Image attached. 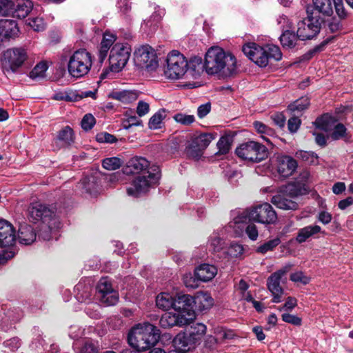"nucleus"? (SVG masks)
I'll use <instances>...</instances> for the list:
<instances>
[{
	"label": "nucleus",
	"instance_id": "bb28decb",
	"mask_svg": "<svg viewBox=\"0 0 353 353\" xmlns=\"http://www.w3.org/2000/svg\"><path fill=\"white\" fill-rule=\"evenodd\" d=\"M37 238V234L34 228L28 224L21 225L19 229L18 240L23 245H30Z\"/></svg>",
	"mask_w": 353,
	"mask_h": 353
},
{
	"label": "nucleus",
	"instance_id": "f257e3e1",
	"mask_svg": "<svg viewBox=\"0 0 353 353\" xmlns=\"http://www.w3.org/2000/svg\"><path fill=\"white\" fill-rule=\"evenodd\" d=\"M203 67L209 74L230 77L236 72V61L234 55L225 52L222 48L212 47L205 54Z\"/></svg>",
	"mask_w": 353,
	"mask_h": 353
},
{
	"label": "nucleus",
	"instance_id": "6e6552de",
	"mask_svg": "<svg viewBox=\"0 0 353 353\" xmlns=\"http://www.w3.org/2000/svg\"><path fill=\"white\" fill-rule=\"evenodd\" d=\"M92 65L90 53L85 49L76 50L70 57L68 63L69 74L74 78H81L86 75Z\"/></svg>",
	"mask_w": 353,
	"mask_h": 353
},
{
	"label": "nucleus",
	"instance_id": "b1692460",
	"mask_svg": "<svg viewBox=\"0 0 353 353\" xmlns=\"http://www.w3.org/2000/svg\"><path fill=\"white\" fill-rule=\"evenodd\" d=\"M18 32L19 28L15 21L10 19L0 20V42L15 36Z\"/></svg>",
	"mask_w": 353,
	"mask_h": 353
},
{
	"label": "nucleus",
	"instance_id": "39448f33",
	"mask_svg": "<svg viewBox=\"0 0 353 353\" xmlns=\"http://www.w3.org/2000/svg\"><path fill=\"white\" fill-rule=\"evenodd\" d=\"M305 194H307V190L303 185L288 184L282 188L278 194L272 196L271 202L278 208L296 210L299 205L292 199Z\"/></svg>",
	"mask_w": 353,
	"mask_h": 353
},
{
	"label": "nucleus",
	"instance_id": "a211bd4d",
	"mask_svg": "<svg viewBox=\"0 0 353 353\" xmlns=\"http://www.w3.org/2000/svg\"><path fill=\"white\" fill-rule=\"evenodd\" d=\"M153 165H157L151 164L144 157H134L127 162L126 165L123 168V172L125 174H148L151 173V168Z\"/></svg>",
	"mask_w": 353,
	"mask_h": 353
},
{
	"label": "nucleus",
	"instance_id": "9d476101",
	"mask_svg": "<svg viewBox=\"0 0 353 353\" xmlns=\"http://www.w3.org/2000/svg\"><path fill=\"white\" fill-rule=\"evenodd\" d=\"M332 118L331 117L327 114H323L321 117H317L314 124L317 128L325 132L332 131L330 137L332 140L343 139L347 141L351 139V135L343 123H336L332 128Z\"/></svg>",
	"mask_w": 353,
	"mask_h": 353
},
{
	"label": "nucleus",
	"instance_id": "4c0bfd02",
	"mask_svg": "<svg viewBox=\"0 0 353 353\" xmlns=\"http://www.w3.org/2000/svg\"><path fill=\"white\" fill-rule=\"evenodd\" d=\"M77 290L78 293L77 298L80 302L90 303L91 301V288L90 286L83 285L81 283L77 285Z\"/></svg>",
	"mask_w": 353,
	"mask_h": 353
},
{
	"label": "nucleus",
	"instance_id": "603ef678",
	"mask_svg": "<svg viewBox=\"0 0 353 353\" xmlns=\"http://www.w3.org/2000/svg\"><path fill=\"white\" fill-rule=\"evenodd\" d=\"M28 25L36 32L43 31L46 28V24L42 18L30 19Z\"/></svg>",
	"mask_w": 353,
	"mask_h": 353
},
{
	"label": "nucleus",
	"instance_id": "7c9ffc66",
	"mask_svg": "<svg viewBox=\"0 0 353 353\" xmlns=\"http://www.w3.org/2000/svg\"><path fill=\"white\" fill-rule=\"evenodd\" d=\"M213 303V299L208 293H201L194 298V305L200 311L209 309Z\"/></svg>",
	"mask_w": 353,
	"mask_h": 353
},
{
	"label": "nucleus",
	"instance_id": "a18cd8bd",
	"mask_svg": "<svg viewBox=\"0 0 353 353\" xmlns=\"http://www.w3.org/2000/svg\"><path fill=\"white\" fill-rule=\"evenodd\" d=\"M231 140L230 138L227 136H223L220 138L217 143V148L219 151L218 154H227L231 148Z\"/></svg>",
	"mask_w": 353,
	"mask_h": 353
},
{
	"label": "nucleus",
	"instance_id": "4468645a",
	"mask_svg": "<svg viewBox=\"0 0 353 353\" xmlns=\"http://www.w3.org/2000/svg\"><path fill=\"white\" fill-rule=\"evenodd\" d=\"M98 299L105 305H114L119 301V294L113 289L108 278H101L97 286Z\"/></svg>",
	"mask_w": 353,
	"mask_h": 353
},
{
	"label": "nucleus",
	"instance_id": "a19ab883",
	"mask_svg": "<svg viewBox=\"0 0 353 353\" xmlns=\"http://www.w3.org/2000/svg\"><path fill=\"white\" fill-rule=\"evenodd\" d=\"M310 105V99L307 97H301L288 106L292 112H301L307 109Z\"/></svg>",
	"mask_w": 353,
	"mask_h": 353
},
{
	"label": "nucleus",
	"instance_id": "774afa93",
	"mask_svg": "<svg viewBox=\"0 0 353 353\" xmlns=\"http://www.w3.org/2000/svg\"><path fill=\"white\" fill-rule=\"evenodd\" d=\"M245 232L252 240H256L259 235L256 226L253 223H250L247 226Z\"/></svg>",
	"mask_w": 353,
	"mask_h": 353
},
{
	"label": "nucleus",
	"instance_id": "de8ad7c7",
	"mask_svg": "<svg viewBox=\"0 0 353 353\" xmlns=\"http://www.w3.org/2000/svg\"><path fill=\"white\" fill-rule=\"evenodd\" d=\"M14 3L11 0H0V15L8 16L12 12Z\"/></svg>",
	"mask_w": 353,
	"mask_h": 353
},
{
	"label": "nucleus",
	"instance_id": "09e8293b",
	"mask_svg": "<svg viewBox=\"0 0 353 353\" xmlns=\"http://www.w3.org/2000/svg\"><path fill=\"white\" fill-rule=\"evenodd\" d=\"M99 347L97 343L92 341H87L83 345L80 350V353H99Z\"/></svg>",
	"mask_w": 353,
	"mask_h": 353
},
{
	"label": "nucleus",
	"instance_id": "4d7b16f0",
	"mask_svg": "<svg viewBox=\"0 0 353 353\" xmlns=\"http://www.w3.org/2000/svg\"><path fill=\"white\" fill-rule=\"evenodd\" d=\"M282 320L284 322L290 323L294 325H301V319L298 317L297 316L292 315L288 313H284L281 316Z\"/></svg>",
	"mask_w": 353,
	"mask_h": 353
},
{
	"label": "nucleus",
	"instance_id": "f3484780",
	"mask_svg": "<svg viewBox=\"0 0 353 353\" xmlns=\"http://www.w3.org/2000/svg\"><path fill=\"white\" fill-rule=\"evenodd\" d=\"M174 310L182 317H186L189 322L195 318L194 297L189 294L179 295L174 298Z\"/></svg>",
	"mask_w": 353,
	"mask_h": 353
},
{
	"label": "nucleus",
	"instance_id": "f704fd0d",
	"mask_svg": "<svg viewBox=\"0 0 353 353\" xmlns=\"http://www.w3.org/2000/svg\"><path fill=\"white\" fill-rule=\"evenodd\" d=\"M299 39L298 33L296 34L290 30H285L280 37V41L283 48L291 49L296 46Z\"/></svg>",
	"mask_w": 353,
	"mask_h": 353
},
{
	"label": "nucleus",
	"instance_id": "e433bc0d",
	"mask_svg": "<svg viewBox=\"0 0 353 353\" xmlns=\"http://www.w3.org/2000/svg\"><path fill=\"white\" fill-rule=\"evenodd\" d=\"M57 140L62 146H68L74 142L73 130L69 126H66L59 132Z\"/></svg>",
	"mask_w": 353,
	"mask_h": 353
},
{
	"label": "nucleus",
	"instance_id": "052dcab7",
	"mask_svg": "<svg viewBox=\"0 0 353 353\" xmlns=\"http://www.w3.org/2000/svg\"><path fill=\"white\" fill-rule=\"evenodd\" d=\"M301 121L297 117L290 118L288 122V128L290 132H296L301 125Z\"/></svg>",
	"mask_w": 353,
	"mask_h": 353
},
{
	"label": "nucleus",
	"instance_id": "412c9836",
	"mask_svg": "<svg viewBox=\"0 0 353 353\" xmlns=\"http://www.w3.org/2000/svg\"><path fill=\"white\" fill-rule=\"evenodd\" d=\"M16 241V230L12 224L5 219H0V246L10 248Z\"/></svg>",
	"mask_w": 353,
	"mask_h": 353
},
{
	"label": "nucleus",
	"instance_id": "5701e85b",
	"mask_svg": "<svg viewBox=\"0 0 353 353\" xmlns=\"http://www.w3.org/2000/svg\"><path fill=\"white\" fill-rule=\"evenodd\" d=\"M297 168V163L295 159L289 157L283 156L279 158L278 164V172L283 177L291 176Z\"/></svg>",
	"mask_w": 353,
	"mask_h": 353
},
{
	"label": "nucleus",
	"instance_id": "8fccbe9b",
	"mask_svg": "<svg viewBox=\"0 0 353 353\" xmlns=\"http://www.w3.org/2000/svg\"><path fill=\"white\" fill-rule=\"evenodd\" d=\"M116 41V36L113 34H110L109 32H105L103 34V39L101 42L100 48L108 50L113 45L114 42Z\"/></svg>",
	"mask_w": 353,
	"mask_h": 353
},
{
	"label": "nucleus",
	"instance_id": "bf43d9fd",
	"mask_svg": "<svg viewBox=\"0 0 353 353\" xmlns=\"http://www.w3.org/2000/svg\"><path fill=\"white\" fill-rule=\"evenodd\" d=\"M310 177V172L307 170H303L300 174L299 177L296 179V181L290 183V184H299L303 185L305 188L307 190V192H308L307 187L306 185V183Z\"/></svg>",
	"mask_w": 353,
	"mask_h": 353
},
{
	"label": "nucleus",
	"instance_id": "ea45409f",
	"mask_svg": "<svg viewBox=\"0 0 353 353\" xmlns=\"http://www.w3.org/2000/svg\"><path fill=\"white\" fill-rule=\"evenodd\" d=\"M166 117L165 109H161L156 112L149 120L148 126L150 129H159L161 128L162 121Z\"/></svg>",
	"mask_w": 353,
	"mask_h": 353
},
{
	"label": "nucleus",
	"instance_id": "6e6d98bb",
	"mask_svg": "<svg viewBox=\"0 0 353 353\" xmlns=\"http://www.w3.org/2000/svg\"><path fill=\"white\" fill-rule=\"evenodd\" d=\"M96 139L99 143H112L117 141V138L108 132H101L97 134Z\"/></svg>",
	"mask_w": 353,
	"mask_h": 353
},
{
	"label": "nucleus",
	"instance_id": "c9c22d12",
	"mask_svg": "<svg viewBox=\"0 0 353 353\" xmlns=\"http://www.w3.org/2000/svg\"><path fill=\"white\" fill-rule=\"evenodd\" d=\"M174 345L179 349H182L181 351H185L189 350V345H194V342L191 341L190 338L188 333L178 334L173 341Z\"/></svg>",
	"mask_w": 353,
	"mask_h": 353
},
{
	"label": "nucleus",
	"instance_id": "2f4dec72",
	"mask_svg": "<svg viewBox=\"0 0 353 353\" xmlns=\"http://www.w3.org/2000/svg\"><path fill=\"white\" fill-rule=\"evenodd\" d=\"M111 97L123 103H130L137 99L138 93L132 90H123L112 92Z\"/></svg>",
	"mask_w": 353,
	"mask_h": 353
},
{
	"label": "nucleus",
	"instance_id": "473e14b6",
	"mask_svg": "<svg viewBox=\"0 0 353 353\" xmlns=\"http://www.w3.org/2000/svg\"><path fill=\"white\" fill-rule=\"evenodd\" d=\"M314 10L325 16L333 14L332 0H312Z\"/></svg>",
	"mask_w": 353,
	"mask_h": 353
},
{
	"label": "nucleus",
	"instance_id": "a878e982",
	"mask_svg": "<svg viewBox=\"0 0 353 353\" xmlns=\"http://www.w3.org/2000/svg\"><path fill=\"white\" fill-rule=\"evenodd\" d=\"M81 185L85 192L91 196H96L100 190V180L95 175L84 177L81 181Z\"/></svg>",
	"mask_w": 353,
	"mask_h": 353
},
{
	"label": "nucleus",
	"instance_id": "c03bdc74",
	"mask_svg": "<svg viewBox=\"0 0 353 353\" xmlns=\"http://www.w3.org/2000/svg\"><path fill=\"white\" fill-rule=\"evenodd\" d=\"M47 69L48 65L46 63L40 62L30 72V77L32 79L43 78Z\"/></svg>",
	"mask_w": 353,
	"mask_h": 353
},
{
	"label": "nucleus",
	"instance_id": "3c124183",
	"mask_svg": "<svg viewBox=\"0 0 353 353\" xmlns=\"http://www.w3.org/2000/svg\"><path fill=\"white\" fill-rule=\"evenodd\" d=\"M174 119L183 125H188L194 121L193 115L185 114L183 113H177L174 116Z\"/></svg>",
	"mask_w": 353,
	"mask_h": 353
},
{
	"label": "nucleus",
	"instance_id": "4be33fe9",
	"mask_svg": "<svg viewBox=\"0 0 353 353\" xmlns=\"http://www.w3.org/2000/svg\"><path fill=\"white\" fill-rule=\"evenodd\" d=\"M186 317H182L180 314L173 312H165L162 314L159 325L164 329H168L174 326L182 327L189 324Z\"/></svg>",
	"mask_w": 353,
	"mask_h": 353
},
{
	"label": "nucleus",
	"instance_id": "13d9d810",
	"mask_svg": "<svg viewBox=\"0 0 353 353\" xmlns=\"http://www.w3.org/2000/svg\"><path fill=\"white\" fill-rule=\"evenodd\" d=\"M243 252V248L240 244H232L228 250V254L231 257H238Z\"/></svg>",
	"mask_w": 353,
	"mask_h": 353
},
{
	"label": "nucleus",
	"instance_id": "dca6fc26",
	"mask_svg": "<svg viewBox=\"0 0 353 353\" xmlns=\"http://www.w3.org/2000/svg\"><path fill=\"white\" fill-rule=\"evenodd\" d=\"M216 133H203L194 137L188 148V154L194 159L200 158L203 150L216 138Z\"/></svg>",
	"mask_w": 353,
	"mask_h": 353
},
{
	"label": "nucleus",
	"instance_id": "864d4df0",
	"mask_svg": "<svg viewBox=\"0 0 353 353\" xmlns=\"http://www.w3.org/2000/svg\"><path fill=\"white\" fill-rule=\"evenodd\" d=\"M336 14L341 19H344L347 16V12L343 6V0H332Z\"/></svg>",
	"mask_w": 353,
	"mask_h": 353
},
{
	"label": "nucleus",
	"instance_id": "0eeeda50",
	"mask_svg": "<svg viewBox=\"0 0 353 353\" xmlns=\"http://www.w3.org/2000/svg\"><path fill=\"white\" fill-rule=\"evenodd\" d=\"M151 173L137 175L127 188L130 196L138 197L148 192L150 188L157 184L161 178V170L159 165H153Z\"/></svg>",
	"mask_w": 353,
	"mask_h": 353
},
{
	"label": "nucleus",
	"instance_id": "f03ea898",
	"mask_svg": "<svg viewBox=\"0 0 353 353\" xmlns=\"http://www.w3.org/2000/svg\"><path fill=\"white\" fill-rule=\"evenodd\" d=\"M160 334V330L154 325L150 323H139L130 330L128 343L137 352L146 351L155 345Z\"/></svg>",
	"mask_w": 353,
	"mask_h": 353
},
{
	"label": "nucleus",
	"instance_id": "ddd939ff",
	"mask_svg": "<svg viewBox=\"0 0 353 353\" xmlns=\"http://www.w3.org/2000/svg\"><path fill=\"white\" fill-rule=\"evenodd\" d=\"M290 265L285 266L283 268L272 273L267 280V286L273 296L272 301L275 303L283 301L284 290L280 283L283 276L290 270Z\"/></svg>",
	"mask_w": 353,
	"mask_h": 353
},
{
	"label": "nucleus",
	"instance_id": "6ab92c4d",
	"mask_svg": "<svg viewBox=\"0 0 353 353\" xmlns=\"http://www.w3.org/2000/svg\"><path fill=\"white\" fill-rule=\"evenodd\" d=\"M55 215L54 211L48 205L39 203L31 204L28 208V217L32 221L47 223Z\"/></svg>",
	"mask_w": 353,
	"mask_h": 353
},
{
	"label": "nucleus",
	"instance_id": "72a5a7b5",
	"mask_svg": "<svg viewBox=\"0 0 353 353\" xmlns=\"http://www.w3.org/2000/svg\"><path fill=\"white\" fill-rule=\"evenodd\" d=\"M174 298L168 293H161L156 298L157 306L163 310L174 309Z\"/></svg>",
	"mask_w": 353,
	"mask_h": 353
},
{
	"label": "nucleus",
	"instance_id": "20e7f679",
	"mask_svg": "<svg viewBox=\"0 0 353 353\" xmlns=\"http://www.w3.org/2000/svg\"><path fill=\"white\" fill-rule=\"evenodd\" d=\"M166 62L165 76L171 79H178L185 74L188 68L195 70L196 64H201V59L194 58L188 62L182 54L176 50H173L168 54Z\"/></svg>",
	"mask_w": 353,
	"mask_h": 353
},
{
	"label": "nucleus",
	"instance_id": "423d86ee",
	"mask_svg": "<svg viewBox=\"0 0 353 353\" xmlns=\"http://www.w3.org/2000/svg\"><path fill=\"white\" fill-rule=\"evenodd\" d=\"M247 219L266 225L274 224L277 214L270 203H264L243 211L236 223L245 222Z\"/></svg>",
	"mask_w": 353,
	"mask_h": 353
},
{
	"label": "nucleus",
	"instance_id": "37998d69",
	"mask_svg": "<svg viewBox=\"0 0 353 353\" xmlns=\"http://www.w3.org/2000/svg\"><path fill=\"white\" fill-rule=\"evenodd\" d=\"M103 167L108 170H114L122 165V161L117 157H110L103 160Z\"/></svg>",
	"mask_w": 353,
	"mask_h": 353
},
{
	"label": "nucleus",
	"instance_id": "338daca9",
	"mask_svg": "<svg viewBox=\"0 0 353 353\" xmlns=\"http://www.w3.org/2000/svg\"><path fill=\"white\" fill-rule=\"evenodd\" d=\"M211 110V104L206 103L199 106L197 109V115L200 119L205 117Z\"/></svg>",
	"mask_w": 353,
	"mask_h": 353
},
{
	"label": "nucleus",
	"instance_id": "c85d7f7f",
	"mask_svg": "<svg viewBox=\"0 0 353 353\" xmlns=\"http://www.w3.org/2000/svg\"><path fill=\"white\" fill-rule=\"evenodd\" d=\"M14 6L12 13L14 17L19 19L27 17L33 8V3L30 0H17Z\"/></svg>",
	"mask_w": 353,
	"mask_h": 353
},
{
	"label": "nucleus",
	"instance_id": "79ce46f5",
	"mask_svg": "<svg viewBox=\"0 0 353 353\" xmlns=\"http://www.w3.org/2000/svg\"><path fill=\"white\" fill-rule=\"evenodd\" d=\"M165 10L158 6L155 8V11L152 14L150 18L148 20L145 21L144 23L145 24L146 26L155 27L161 21L162 17L165 15Z\"/></svg>",
	"mask_w": 353,
	"mask_h": 353
},
{
	"label": "nucleus",
	"instance_id": "680f3d73",
	"mask_svg": "<svg viewBox=\"0 0 353 353\" xmlns=\"http://www.w3.org/2000/svg\"><path fill=\"white\" fill-rule=\"evenodd\" d=\"M142 121L136 116H130L123 122L125 129H128L133 125H141Z\"/></svg>",
	"mask_w": 353,
	"mask_h": 353
},
{
	"label": "nucleus",
	"instance_id": "5fc2aeb1",
	"mask_svg": "<svg viewBox=\"0 0 353 353\" xmlns=\"http://www.w3.org/2000/svg\"><path fill=\"white\" fill-rule=\"evenodd\" d=\"M95 118L91 114H86L82 119L81 127L88 131L91 130L95 124Z\"/></svg>",
	"mask_w": 353,
	"mask_h": 353
},
{
	"label": "nucleus",
	"instance_id": "58836bf2",
	"mask_svg": "<svg viewBox=\"0 0 353 353\" xmlns=\"http://www.w3.org/2000/svg\"><path fill=\"white\" fill-rule=\"evenodd\" d=\"M253 125L257 132L262 134L261 137L267 142L271 143L270 139L265 137V135L274 137L275 135L274 130L260 121H254Z\"/></svg>",
	"mask_w": 353,
	"mask_h": 353
},
{
	"label": "nucleus",
	"instance_id": "69168bd1",
	"mask_svg": "<svg viewBox=\"0 0 353 353\" xmlns=\"http://www.w3.org/2000/svg\"><path fill=\"white\" fill-rule=\"evenodd\" d=\"M3 345L6 347L14 352L20 347V341L18 338H12L4 341Z\"/></svg>",
	"mask_w": 353,
	"mask_h": 353
},
{
	"label": "nucleus",
	"instance_id": "2eb2a0df",
	"mask_svg": "<svg viewBox=\"0 0 353 353\" xmlns=\"http://www.w3.org/2000/svg\"><path fill=\"white\" fill-rule=\"evenodd\" d=\"M134 62L137 65L148 70L154 69L158 62L154 50L148 46H143L134 52Z\"/></svg>",
	"mask_w": 353,
	"mask_h": 353
},
{
	"label": "nucleus",
	"instance_id": "9b49d317",
	"mask_svg": "<svg viewBox=\"0 0 353 353\" xmlns=\"http://www.w3.org/2000/svg\"><path fill=\"white\" fill-rule=\"evenodd\" d=\"M130 54L131 48L128 43H115L110 50L109 56L111 71L120 72L126 65Z\"/></svg>",
	"mask_w": 353,
	"mask_h": 353
},
{
	"label": "nucleus",
	"instance_id": "393cba45",
	"mask_svg": "<svg viewBox=\"0 0 353 353\" xmlns=\"http://www.w3.org/2000/svg\"><path fill=\"white\" fill-rule=\"evenodd\" d=\"M319 233L325 234L324 231H322L321 228L319 225H307L299 230L296 236V241L300 244L308 241L310 238L316 237V235Z\"/></svg>",
	"mask_w": 353,
	"mask_h": 353
},
{
	"label": "nucleus",
	"instance_id": "49530a36",
	"mask_svg": "<svg viewBox=\"0 0 353 353\" xmlns=\"http://www.w3.org/2000/svg\"><path fill=\"white\" fill-rule=\"evenodd\" d=\"M281 241L279 238H276L274 239L270 240L263 244L259 245L256 248V252L260 254H265L269 251L273 250L279 243Z\"/></svg>",
	"mask_w": 353,
	"mask_h": 353
},
{
	"label": "nucleus",
	"instance_id": "cd10ccee",
	"mask_svg": "<svg viewBox=\"0 0 353 353\" xmlns=\"http://www.w3.org/2000/svg\"><path fill=\"white\" fill-rule=\"evenodd\" d=\"M217 269L215 266L209 264H202L195 270L196 278L201 281L212 280L216 274Z\"/></svg>",
	"mask_w": 353,
	"mask_h": 353
},
{
	"label": "nucleus",
	"instance_id": "aec40b11",
	"mask_svg": "<svg viewBox=\"0 0 353 353\" xmlns=\"http://www.w3.org/2000/svg\"><path fill=\"white\" fill-rule=\"evenodd\" d=\"M28 57L26 50L23 48H13L7 50L4 58L12 72H16L22 65Z\"/></svg>",
	"mask_w": 353,
	"mask_h": 353
},
{
	"label": "nucleus",
	"instance_id": "7ed1b4c3",
	"mask_svg": "<svg viewBox=\"0 0 353 353\" xmlns=\"http://www.w3.org/2000/svg\"><path fill=\"white\" fill-rule=\"evenodd\" d=\"M244 54L260 67H265L272 59L279 61L282 58L280 48L272 44L261 47L255 43H248L242 48Z\"/></svg>",
	"mask_w": 353,
	"mask_h": 353
},
{
	"label": "nucleus",
	"instance_id": "0e129e2a",
	"mask_svg": "<svg viewBox=\"0 0 353 353\" xmlns=\"http://www.w3.org/2000/svg\"><path fill=\"white\" fill-rule=\"evenodd\" d=\"M271 119L279 128H282L285 126V117L282 113H275L272 114L271 116Z\"/></svg>",
	"mask_w": 353,
	"mask_h": 353
},
{
	"label": "nucleus",
	"instance_id": "1a4fd4ad",
	"mask_svg": "<svg viewBox=\"0 0 353 353\" xmlns=\"http://www.w3.org/2000/svg\"><path fill=\"white\" fill-rule=\"evenodd\" d=\"M235 152L241 159L252 163H259L268 157L267 148L254 141L241 143L236 148Z\"/></svg>",
	"mask_w": 353,
	"mask_h": 353
},
{
	"label": "nucleus",
	"instance_id": "c756f323",
	"mask_svg": "<svg viewBox=\"0 0 353 353\" xmlns=\"http://www.w3.org/2000/svg\"><path fill=\"white\" fill-rule=\"evenodd\" d=\"M206 330L207 327L204 324L197 323L192 325L189 327L187 333L189 335L191 341L194 342L195 344L202 339L206 333Z\"/></svg>",
	"mask_w": 353,
	"mask_h": 353
},
{
	"label": "nucleus",
	"instance_id": "f8f14e48",
	"mask_svg": "<svg viewBox=\"0 0 353 353\" xmlns=\"http://www.w3.org/2000/svg\"><path fill=\"white\" fill-rule=\"evenodd\" d=\"M307 17L298 23V37L301 40L312 39L320 32L321 21L313 11L307 8Z\"/></svg>",
	"mask_w": 353,
	"mask_h": 353
},
{
	"label": "nucleus",
	"instance_id": "e2e57ef3",
	"mask_svg": "<svg viewBox=\"0 0 353 353\" xmlns=\"http://www.w3.org/2000/svg\"><path fill=\"white\" fill-rule=\"evenodd\" d=\"M290 279L294 282H301L307 284L310 281V279L305 276L302 272H297L290 275Z\"/></svg>",
	"mask_w": 353,
	"mask_h": 353
}]
</instances>
